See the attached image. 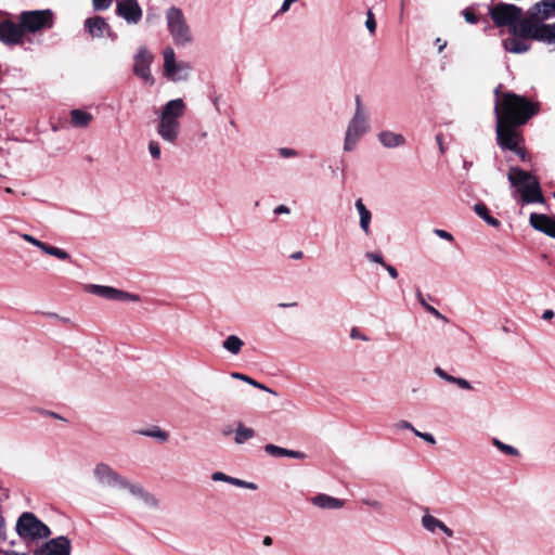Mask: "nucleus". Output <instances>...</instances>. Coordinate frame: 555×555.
<instances>
[{"mask_svg":"<svg viewBox=\"0 0 555 555\" xmlns=\"http://www.w3.org/2000/svg\"><path fill=\"white\" fill-rule=\"evenodd\" d=\"M396 427L400 429H409L411 431L414 430V426L408 421H400L396 424Z\"/></svg>","mask_w":555,"mask_h":555,"instance_id":"nucleus-51","label":"nucleus"},{"mask_svg":"<svg viewBox=\"0 0 555 555\" xmlns=\"http://www.w3.org/2000/svg\"><path fill=\"white\" fill-rule=\"evenodd\" d=\"M528 14L543 23L544 20L555 17V0H542L528 10Z\"/></svg>","mask_w":555,"mask_h":555,"instance_id":"nucleus-18","label":"nucleus"},{"mask_svg":"<svg viewBox=\"0 0 555 555\" xmlns=\"http://www.w3.org/2000/svg\"><path fill=\"white\" fill-rule=\"evenodd\" d=\"M310 502L321 509H339L345 505L344 500L331 496L325 493H319L312 496Z\"/></svg>","mask_w":555,"mask_h":555,"instance_id":"nucleus-22","label":"nucleus"},{"mask_svg":"<svg viewBox=\"0 0 555 555\" xmlns=\"http://www.w3.org/2000/svg\"><path fill=\"white\" fill-rule=\"evenodd\" d=\"M442 524L443 521L434 517L429 513H426L422 517V526L424 527L425 530L429 532H435L437 529H440V526H442Z\"/></svg>","mask_w":555,"mask_h":555,"instance_id":"nucleus-33","label":"nucleus"},{"mask_svg":"<svg viewBox=\"0 0 555 555\" xmlns=\"http://www.w3.org/2000/svg\"><path fill=\"white\" fill-rule=\"evenodd\" d=\"M70 540L65 535H60L37 547L34 555H70Z\"/></svg>","mask_w":555,"mask_h":555,"instance_id":"nucleus-13","label":"nucleus"},{"mask_svg":"<svg viewBox=\"0 0 555 555\" xmlns=\"http://www.w3.org/2000/svg\"><path fill=\"white\" fill-rule=\"evenodd\" d=\"M434 233H435L438 237H440V238H442V240H446V241H449V242H452V241H453V235H452L450 232L446 231V230L435 229V230H434Z\"/></svg>","mask_w":555,"mask_h":555,"instance_id":"nucleus-49","label":"nucleus"},{"mask_svg":"<svg viewBox=\"0 0 555 555\" xmlns=\"http://www.w3.org/2000/svg\"><path fill=\"white\" fill-rule=\"evenodd\" d=\"M416 297H417L418 302L424 307V309L426 308V306L429 305L426 302V300L420 289L416 291Z\"/></svg>","mask_w":555,"mask_h":555,"instance_id":"nucleus-61","label":"nucleus"},{"mask_svg":"<svg viewBox=\"0 0 555 555\" xmlns=\"http://www.w3.org/2000/svg\"><path fill=\"white\" fill-rule=\"evenodd\" d=\"M163 54L165 75L172 81L186 80L192 66L188 62H176L175 51L170 47Z\"/></svg>","mask_w":555,"mask_h":555,"instance_id":"nucleus-10","label":"nucleus"},{"mask_svg":"<svg viewBox=\"0 0 555 555\" xmlns=\"http://www.w3.org/2000/svg\"><path fill=\"white\" fill-rule=\"evenodd\" d=\"M552 219V217L546 215L533 212L530 215V224L534 230L545 234Z\"/></svg>","mask_w":555,"mask_h":555,"instance_id":"nucleus-28","label":"nucleus"},{"mask_svg":"<svg viewBox=\"0 0 555 555\" xmlns=\"http://www.w3.org/2000/svg\"><path fill=\"white\" fill-rule=\"evenodd\" d=\"M304 257V253L301 250L295 251L291 255V258L294 260H299Z\"/></svg>","mask_w":555,"mask_h":555,"instance_id":"nucleus-64","label":"nucleus"},{"mask_svg":"<svg viewBox=\"0 0 555 555\" xmlns=\"http://www.w3.org/2000/svg\"><path fill=\"white\" fill-rule=\"evenodd\" d=\"M22 238L25 242L30 243L31 245L38 247L39 249L43 248L44 243L31 236L30 234H22Z\"/></svg>","mask_w":555,"mask_h":555,"instance_id":"nucleus-46","label":"nucleus"},{"mask_svg":"<svg viewBox=\"0 0 555 555\" xmlns=\"http://www.w3.org/2000/svg\"><path fill=\"white\" fill-rule=\"evenodd\" d=\"M85 28L92 37L101 38L106 34L109 37L115 38V34H113L111 26L106 23L104 17L99 15L87 18L85 21Z\"/></svg>","mask_w":555,"mask_h":555,"instance_id":"nucleus-17","label":"nucleus"},{"mask_svg":"<svg viewBox=\"0 0 555 555\" xmlns=\"http://www.w3.org/2000/svg\"><path fill=\"white\" fill-rule=\"evenodd\" d=\"M447 537L452 538L454 532L452 529H450L446 524L443 522L442 526H440V529Z\"/></svg>","mask_w":555,"mask_h":555,"instance_id":"nucleus-60","label":"nucleus"},{"mask_svg":"<svg viewBox=\"0 0 555 555\" xmlns=\"http://www.w3.org/2000/svg\"><path fill=\"white\" fill-rule=\"evenodd\" d=\"M167 28L177 46H186L192 42L191 28L180 8L175 5L166 11Z\"/></svg>","mask_w":555,"mask_h":555,"instance_id":"nucleus-4","label":"nucleus"},{"mask_svg":"<svg viewBox=\"0 0 555 555\" xmlns=\"http://www.w3.org/2000/svg\"><path fill=\"white\" fill-rule=\"evenodd\" d=\"M255 436V430L253 428L245 427L242 423L237 425L235 431V442L237 444H243L247 440L251 439Z\"/></svg>","mask_w":555,"mask_h":555,"instance_id":"nucleus-32","label":"nucleus"},{"mask_svg":"<svg viewBox=\"0 0 555 555\" xmlns=\"http://www.w3.org/2000/svg\"><path fill=\"white\" fill-rule=\"evenodd\" d=\"M24 34H36L53 27L54 14L51 10L24 11L20 15Z\"/></svg>","mask_w":555,"mask_h":555,"instance_id":"nucleus-6","label":"nucleus"},{"mask_svg":"<svg viewBox=\"0 0 555 555\" xmlns=\"http://www.w3.org/2000/svg\"><path fill=\"white\" fill-rule=\"evenodd\" d=\"M491 20L498 27H508V33L521 17L522 10L509 3H498L489 8Z\"/></svg>","mask_w":555,"mask_h":555,"instance_id":"nucleus-7","label":"nucleus"},{"mask_svg":"<svg viewBox=\"0 0 555 555\" xmlns=\"http://www.w3.org/2000/svg\"><path fill=\"white\" fill-rule=\"evenodd\" d=\"M350 337L353 338V339H362V340H367V338L362 335L357 328H352L351 333H350Z\"/></svg>","mask_w":555,"mask_h":555,"instance_id":"nucleus-53","label":"nucleus"},{"mask_svg":"<svg viewBox=\"0 0 555 555\" xmlns=\"http://www.w3.org/2000/svg\"><path fill=\"white\" fill-rule=\"evenodd\" d=\"M538 112V103H533L514 92H505L502 107L500 108L498 103L494 105L498 145L504 151L516 149V145H519L521 141L516 127L526 124Z\"/></svg>","mask_w":555,"mask_h":555,"instance_id":"nucleus-1","label":"nucleus"},{"mask_svg":"<svg viewBox=\"0 0 555 555\" xmlns=\"http://www.w3.org/2000/svg\"><path fill=\"white\" fill-rule=\"evenodd\" d=\"M185 103L182 99H173L168 101L160 109L159 117L171 118L180 121L185 113Z\"/></svg>","mask_w":555,"mask_h":555,"instance_id":"nucleus-19","label":"nucleus"},{"mask_svg":"<svg viewBox=\"0 0 555 555\" xmlns=\"http://www.w3.org/2000/svg\"><path fill=\"white\" fill-rule=\"evenodd\" d=\"M141 436L151 437L159 440L160 442H166L169 438V434L163 429H160L158 426H154L150 429H141L137 431Z\"/></svg>","mask_w":555,"mask_h":555,"instance_id":"nucleus-31","label":"nucleus"},{"mask_svg":"<svg viewBox=\"0 0 555 555\" xmlns=\"http://www.w3.org/2000/svg\"><path fill=\"white\" fill-rule=\"evenodd\" d=\"M365 257L367 260H370L372 262L379 263L380 266H386L384 257L380 253L369 251L365 254Z\"/></svg>","mask_w":555,"mask_h":555,"instance_id":"nucleus-41","label":"nucleus"},{"mask_svg":"<svg viewBox=\"0 0 555 555\" xmlns=\"http://www.w3.org/2000/svg\"><path fill=\"white\" fill-rule=\"evenodd\" d=\"M436 141H437V143L439 145L440 153L443 154L446 152V150H444V146H443L442 135L441 134H437L436 135Z\"/></svg>","mask_w":555,"mask_h":555,"instance_id":"nucleus-62","label":"nucleus"},{"mask_svg":"<svg viewBox=\"0 0 555 555\" xmlns=\"http://www.w3.org/2000/svg\"><path fill=\"white\" fill-rule=\"evenodd\" d=\"M474 211L489 225L493 228L500 227V221L492 217L489 212L488 207L483 203H477L474 205Z\"/></svg>","mask_w":555,"mask_h":555,"instance_id":"nucleus-29","label":"nucleus"},{"mask_svg":"<svg viewBox=\"0 0 555 555\" xmlns=\"http://www.w3.org/2000/svg\"><path fill=\"white\" fill-rule=\"evenodd\" d=\"M291 210L286 205H279L274 208L275 215L289 214Z\"/></svg>","mask_w":555,"mask_h":555,"instance_id":"nucleus-52","label":"nucleus"},{"mask_svg":"<svg viewBox=\"0 0 555 555\" xmlns=\"http://www.w3.org/2000/svg\"><path fill=\"white\" fill-rule=\"evenodd\" d=\"M180 121L171 118L159 117L157 134L166 142L176 144L180 134Z\"/></svg>","mask_w":555,"mask_h":555,"instance_id":"nucleus-16","label":"nucleus"},{"mask_svg":"<svg viewBox=\"0 0 555 555\" xmlns=\"http://www.w3.org/2000/svg\"><path fill=\"white\" fill-rule=\"evenodd\" d=\"M297 0H284L282 3V7L280 9V12L284 13L289 10V7L292 3L296 2Z\"/></svg>","mask_w":555,"mask_h":555,"instance_id":"nucleus-56","label":"nucleus"},{"mask_svg":"<svg viewBox=\"0 0 555 555\" xmlns=\"http://www.w3.org/2000/svg\"><path fill=\"white\" fill-rule=\"evenodd\" d=\"M243 346L244 341L236 335L228 336L222 343L223 349L234 356L241 352Z\"/></svg>","mask_w":555,"mask_h":555,"instance_id":"nucleus-30","label":"nucleus"},{"mask_svg":"<svg viewBox=\"0 0 555 555\" xmlns=\"http://www.w3.org/2000/svg\"><path fill=\"white\" fill-rule=\"evenodd\" d=\"M511 184L518 189L525 204L543 203L544 197L537 177L518 167H511L507 173Z\"/></svg>","mask_w":555,"mask_h":555,"instance_id":"nucleus-2","label":"nucleus"},{"mask_svg":"<svg viewBox=\"0 0 555 555\" xmlns=\"http://www.w3.org/2000/svg\"><path fill=\"white\" fill-rule=\"evenodd\" d=\"M492 444L499 450L501 451L502 453L504 454H507V455H511V456H518L519 455V451L518 449H516L515 447L511 446V444H506L504 442H502L500 439L498 438H493L492 439Z\"/></svg>","mask_w":555,"mask_h":555,"instance_id":"nucleus-36","label":"nucleus"},{"mask_svg":"<svg viewBox=\"0 0 555 555\" xmlns=\"http://www.w3.org/2000/svg\"><path fill=\"white\" fill-rule=\"evenodd\" d=\"M15 530L22 539H46L51 534L50 528L34 513L24 512L17 519Z\"/></svg>","mask_w":555,"mask_h":555,"instance_id":"nucleus-5","label":"nucleus"},{"mask_svg":"<svg viewBox=\"0 0 555 555\" xmlns=\"http://www.w3.org/2000/svg\"><path fill=\"white\" fill-rule=\"evenodd\" d=\"M92 119L93 116L82 109L76 108L70 112V122L76 128L88 127Z\"/></svg>","mask_w":555,"mask_h":555,"instance_id":"nucleus-27","label":"nucleus"},{"mask_svg":"<svg viewBox=\"0 0 555 555\" xmlns=\"http://www.w3.org/2000/svg\"><path fill=\"white\" fill-rule=\"evenodd\" d=\"M88 292L99 297L116 300V301H139L140 297L137 294L127 293L112 286L91 284L88 286Z\"/></svg>","mask_w":555,"mask_h":555,"instance_id":"nucleus-12","label":"nucleus"},{"mask_svg":"<svg viewBox=\"0 0 555 555\" xmlns=\"http://www.w3.org/2000/svg\"><path fill=\"white\" fill-rule=\"evenodd\" d=\"M513 152L516 153V155L521 159V160H525L526 159V151L525 149L522 147H519L518 145H516V149L512 150Z\"/></svg>","mask_w":555,"mask_h":555,"instance_id":"nucleus-55","label":"nucleus"},{"mask_svg":"<svg viewBox=\"0 0 555 555\" xmlns=\"http://www.w3.org/2000/svg\"><path fill=\"white\" fill-rule=\"evenodd\" d=\"M544 23H541L537 17L528 14L527 17H519L515 26L511 29V35H516L525 40H537L542 42Z\"/></svg>","mask_w":555,"mask_h":555,"instance_id":"nucleus-8","label":"nucleus"},{"mask_svg":"<svg viewBox=\"0 0 555 555\" xmlns=\"http://www.w3.org/2000/svg\"><path fill=\"white\" fill-rule=\"evenodd\" d=\"M365 27L371 34H374L376 30V21L372 10H369L366 13Z\"/></svg>","mask_w":555,"mask_h":555,"instance_id":"nucleus-39","label":"nucleus"},{"mask_svg":"<svg viewBox=\"0 0 555 555\" xmlns=\"http://www.w3.org/2000/svg\"><path fill=\"white\" fill-rule=\"evenodd\" d=\"M24 31L21 25L5 20L0 22V41L7 46H15L23 42Z\"/></svg>","mask_w":555,"mask_h":555,"instance_id":"nucleus-14","label":"nucleus"},{"mask_svg":"<svg viewBox=\"0 0 555 555\" xmlns=\"http://www.w3.org/2000/svg\"><path fill=\"white\" fill-rule=\"evenodd\" d=\"M278 153L283 158H293L298 156V152L291 147H280Z\"/></svg>","mask_w":555,"mask_h":555,"instance_id":"nucleus-42","label":"nucleus"},{"mask_svg":"<svg viewBox=\"0 0 555 555\" xmlns=\"http://www.w3.org/2000/svg\"><path fill=\"white\" fill-rule=\"evenodd\" d=\"M542 42L546 44H555V23L544 24Z\"/></svg>","mask_w":555,"mask_h":555,"instance_id":"nucleus-37","label":"nucleus"},{"mask_svg":"<svg viewBox=\"0 0 555 555\" xmlns=\"http://www.w3.org/2000/svg\"><path fill=\"white\" fill-rule=\"evenodd\" d=\"M114 0H92V5L94 11H105L107 10Z\"/></svg>","mask_w":555,"mask_h":555,"instance_id":"nucleus-40","label":"nucleus"},{"mask_svg":"<svg viewBox=\"0 0 555 555\" xmlns=\"http://www.w3.org/2000/svg\"><path fill=\"white\" fill-rule=\"evenodd\" d=\"M356 109L350 119L344 140V151L351 152L356 149L359 140L369 130V121L360 95L356 96Z\"/></svg>","mask_w":555,"mask_h":555,"instance_id":"nucleus-3","label":"nucleus"},{"mask_svg":"<svg viewBox=\"0 0 555 555\" xmlns=\"http://www.w3.org/2000/svg\"><path fill=\"white\" fill-rule=\"evenodd\" d=\"M383 267L387 270V272L391 279L396 280L398 278V275H399L398 270L393 266L386 263V266H383Z\"/></svg>","mask_w":555,"mask_h":555,"instance_id":"nucleus-50","label":"nucleus"},{"mask_svg":"<svg viewBox=\"0 0 555 555\" xmlns=\"http://www.w3.org/2000/svg\"><path fill=\"white\" fill-rule=\"evenodd\" d=\"M502 46L506 52L514 54L525 53L531 47L527 40L516 35H511V37L503 39Z\"/></svg>","mask_w":555,"mask_h":555,"instance_id":"nucleus-21","label":"nucleus"},{"mask_svg":"<svg viewBox=\"0 0 555 555\" xmlns=\"http://www.w3.org/2000/svg\"><path fill=\"white\" fill-rule=\"evenodd\" d=\"M264 451L274 457L287 456V457L298 459V460H302L306 457V454L300 451L288 450V449H285V448H282V447L275 446V444H267L264 447Z\"/></svg>","mask_w":555,"mask_h":555,"instance_id":"nucleus-25","label":"nucleus"},{"mask_svg":"<svg viewBox=\"0 0 555 555\" xmlns=\"http://www.w3.org/2000/svg\"><path fill=\"white\" fill-rule=\"evenodd\" d=\"M545 234L555 238V218L552 219Z\"/></svg>","mask_w":555,"mask_h":555,"instance_id":"nucleus-54","label":"nucleus"},{"mask_svg":"<svg viewBox=\"0 0 555 555\" xmlns=\"http://www.w3.org/2000/svg\"><path fill=\"white\" fill-rule=\"evenodd\" d=\"M553 317H554V311H553V310H551V309L545 310V311L543 312V314H542V318H543L544 320H550V319H552Z\"/></svg>","mask_w":555,"mask_h":555,"instance_id":"nucleus-63","label":"nucleus"},{"mask_svg":"<svg viewBox=\"0 0 555 555\" xmlns=\"http://www.w3.org/2000/svg\"><path fill=\"white\" fill-rule=\"evenodd\" d=\"M231 377L234 378V379H240V380H243L256 388H259L261 390H264V391H268L270 393H273V395H276L275 391H273L272 389L268 388L266 385L263 384H260L258 383L257 380L253 379L251 377L245 375V374H242V373H237V372H233L231 374Z\"/></svg>","mask_w":555,"mask_h":555,"instance_id":"nucleus-34","label":"nucleus"},{"mask_svg":"<svg viewBox=\"0 0 555 555\" xmlns=\"http://www.w3.org/2000/svg\"><path fill=\"white\" fill-rule=\"evenodd\" d=\"M354 207L359 214L360 217V228L363 231L365 235L371 234L370 223L372 220V212L366 208L363 201L361 198H358L354 203Z\"/></svg>","mask_w":555,"mask_h":555,"instance_id":"nucleus-24","label":"nucleus"},{"mask_svg":"<svg viewBox=\"0 0 555 555\" xmlns=\"http://www.w3.org/2000/svg\"><path fill=\"white\" fill-rule=\"evenodd\" d=\"M434 372L441 379H443V380H446L448 383H451V384H455L461 389H464V390L473 389L470 383L467 379H465L463 377H455L453 375H450L449 373H447L440 366L435 367Z\"/></svg>","mask_w":555,"mask_h":555,"instance_id":"nucleus-26","label":"nucleus"},{"mask_svg":"<svg viewBox=\"0 0 555 555\" xmlns=\"http://www.w3.org/2000/svg\"><path fill=\"white\" fill-rule=\"evenodd\" d=\"M41 250L44 254L53 256V257H56L57 259H61V260H69L70 259V256H69V254L66 250L61 249V248L55 247V246H52V245H48L46 243H44L43 248Z\"/></svg>","mask_w":555,"mask_h":555,"instance_id":"nucleus-35","label":"nucleus"},{"mask_svg":"<svg viewBox=\"0 0 555 555\" xmlns=\"http://www.w3.org/2000/svg\"><path fill=\"white\" fill-rule=\"evenodd\" d=\"M463 16L465 18V21L469 24H477L479 18L478 16L473 12L470 11L469 9H465L463 10Z\"/></svg>","mask_w":555,"mask_h":555,"instance_id":"nucleus-45","label":"nucleus"},{"mask_svg":"<svg viewBox=\"0 0 555 555\" xmlns=\"http://www.w3.org/2000/svg\"><path fill=\"white\" fill-rule=\"evenodd\" d=\"M362 503L369 507H372L374 508L375 511H383L384 508V505L382 502H379L378 500H374V499H362Z\"/></svg>","mask_w":555,"mask_h":555,"instance_id":"nucleus-44","label":"nucleus"},{"mask_svg":"<svg viewBox=\"0 0 555 555\" xmlns=\"http://www.w3.org/2000/svg\"><path fill=\"white\" fill-rule=\"evenodd\" d=\"M149 151L151 156L154 159H158L160 157V146L159 143L156 141H150L149 143Z\"/></svg>","mask_w":555,"mask_h":555,"instance_id":"nucleus-43","label":"nucleus"},{"mask_svg":"<svg viewBox=\"0 0 555 555\" xmlns=\"http://www.w3.org/2000/svg\"><path fill=\"white\" fill-rule=\"evenodd\" d=\"M124 490H128L133 496L140 499L146 506L156 508L158 506V500L146 491L140 483H132L128 480V486Z\"/></svg>","mask_w":555,"mask_h":555,"instance_id":"nucleus-20","label":"nucleus"},{"mask_svg":"<svg viewBox=\"0 0 555 555\" xmlns=\"http://www.w3.org/2000/svg\"><path fill=\"white\" fill-rule=\"evenodd\" d=\"M501 85H499L495 89H494V94L496 96V101H495V104L498 103L500 108L502 107V101H503V96L504 94H502L501 96V100H500V91H501Z\"/></svg>","mask_w":555,"mask_h":555,"instance_id":"nucleus-57","label":"nucleus"},{"mask_svg":"<svg viewBox=\"0 0 555 555\" xmlns=\"http://www.w3.org/2000/svg\"><path fill=\"white\" fill-rule=\"evenodd\" d=\"M211 479L214 481H223L234 486V482L236 481L237 478L228 476L222 472H215L211 475Z\"/></svg>","mask_w":555,"mask_h":555,"instance_id":"nucleus-38","label":"nucleus"},{"mask_svg":"<svg viewBox=\"0 0 555 555\" xmlns=\"http://www.w3.org/2000/svg\"><path fill=\"white\" fill-rule=\"evenodd\" d=\"M152 62V53L145 47H141L134 55L133 73L150 86L155 83V79L151 73Z\"/></svg>","mask_w":555,"mask_h":555,"instance_id":"nucleus-11","label":"nucleus"},{"mask_svg":"<svg viewBox=\"0 0 555 555\" xmlns=\"http://www.w3.org/2000/svg\"><path fill=\"white\" fill-rule=\"evenodd\" d=\"M93 477L102 487L124 490L128 486V479L113 469L106 463H98L93 468Z\"/></svg>","mask_w":555,"mask_h":555,"instance_id":"nucleus-9","label":"nucleus"},{"mask_svg":"<svg viewBox=\"0 0 555 555\" xmlns=\"http://www.w3.org/2000/svg\"><path fill=\"white\" fill-rule=\"evenodd\" d=\"M425 310H426L428 313L433 314V315H434L435 318H437L438 320H441V321H443V322H446V323H447V322H449L448 318H447V317H444L442 313H440V312H439L435 307H433V306L428 305V306H426Z\"/></svg>","mask_w":555,"mask_h":555,"instance_id":"nucleus-48","label":"nucleus"},{"mask_svg":"<svg viewBox=\"0 0 555 555\" xmlns=\"http://www.w3.org/2000/svg\"><path fill=\"white\" fill-rule=\"evenodd\" d=\"M435 43L438 47V52L439 53H441L446 49V47H447V41L442 40L441 38H437Z\"/></svg>","mask_w":555,"mask_h":555,"instance_id":"nucleus-58","label":"nucleus"},{"mask_svg":"<svg viewBox=\"0 0 555 555\" xmlns=\"http://www.w3.org/2000/svg\"><path fill=\"white\" fill-rule=\"evenodd\" d=\"M234 486L235 487H240V488H246V489H249V490H257L258 489V486L255 482L245 481V480L238 479V478L234 482Z\"/></svg>","mask_w":555,"mask_h":555,"instance_id":"nucleus-47","label":"nucleus"},{"mask_svg":"<svg viewBox=\"0 0 555 555\" xmlns=\"http://www.w3.org/2000/svg\"><path fill=\"white\" fill-rule=\"evenodd\" d=\"M378 142L386 149H397L405 145L406 140L401 133L383 130L377 134Z\"/></svg>","mask_w":555,"mask_h":555,"instance_id":"nucleus-23","label":"nucleus"},{"mask_svg":"<svg viewBox=\"0 0 555 555\" xmlns=\"http://www.w3.org/2000/svg\"><path fill=\"white\" fill-rule=\"evenodd\" d=\"M116 14L128 24H138L142 18V9L137 0H119L116 4Z\"/></svg>","mask_w":555,"mask_h":555,"instance_id":"nucleus-15","label":"nucleus"},{"mask_svg":"<svg viewBox=\"0 0 555 555\" xmlns=\"http://www.w3.org/2000/svg\"><path fill=\"white\" fill-rule=\"evenodd\" d=\"M421 439L425 440L426 442H428L430 444H435L436 443L435 437L431 434H429V433H425L424 435H422Z\"/></svg>","mask_w":555,"mask_h":555,"instance_id":"nucleus-59","label":"nucleus"}]
</instances>
